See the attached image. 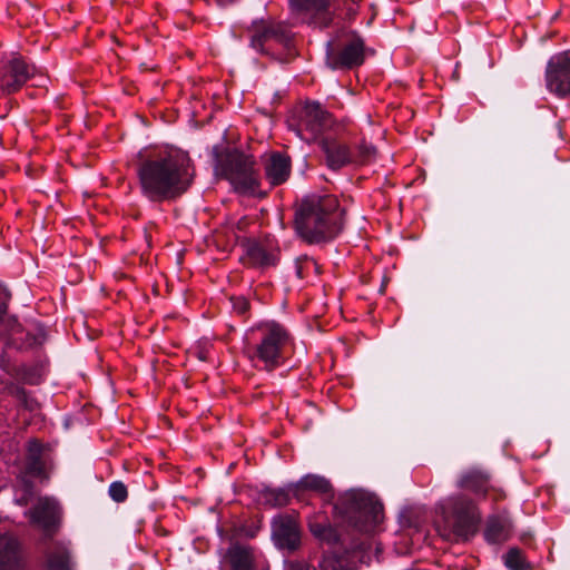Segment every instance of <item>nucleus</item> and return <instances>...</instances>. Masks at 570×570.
Masks as SVG:
<instances>
[{"label": "nucleus", "instance_id": "c85d7f7f", "mask_svg": "<svg viewBox=\"0 0 570 570\" xmlns=\"http://www.w3.org/2000/svg\"><path fill=\"white\" fill-rule=\"evenodd\" d=\"M109 497L115 502H124L128 497L127 487L121 481H115L109 485Z\"/></svg>", "mask_w": 570, "mask_h": 570}, {"label": "nucleus", "instance_id": "423d86ee", "mask_svg": "<svg viewBox=\"0 0 570 570\" xmlns=\"http://www.w3.org/2000/svg\"><path fill=\"white\" fill-rule=\"evenodd\" d=\"M262 334L255 355L264 364V368L272 371L281 364L283 348L289 343L288 331L277 322H266L258 325Z\"/></svg>", "mask_w": 570, "mask_h": 570}, {"label": "nucleus", "instance_id": "a211bd4d", "mask_svg": "<svg viewBox=\"0 0 570 570\" xmlns=\"http://www.w3.org/2000/svg\"><path fill=\"white\" fill-rule=\"evenodd\" d=\"M47 570H75L76 561L67 541H52L45 547Z\"/></svg>", "mask_w": 570, "mask_h": 570}, {"label": "nucleus", "instance_id": "6ab92c4d", "mask_svg": "<svg viewBox=\"0 0 570 570\" xmlns=\"http://www.w3.org/2000/svg\"><path fill=\"white\" fill-rule=\"evenodd\" d=\"M321 148L326 156V164L333 170H338L346 165L354 164V156L350 148L336 140L322 139Z\"/></svg>", "mask_w": 570, "mask_h": 570}, {"label": "nucleus", "instance_id": "393cba45", "mask_svg": "<svg viewBox=\"0 0 570 570\" xmlns=\"http://www.w3.org/2000/svg\"><path fill=\"white\" fill-rule=\"evenodd\" d=\"M308 527L313 535L318 538L320 540L326 541L328 543H334L338 539L335 529L327 521H309Z\"/></svg>", "mask_w": 570, "mask_h": 570}, {"label": "nucleus", "instance_id": "412c9836", "mask_svg": "<svg viewBox=\"0 0 570 570\" xmlns=\"http://www.w3.org/2000/svg\"><path fill=\"white\" fill-rule=\"evenodd\" d=\"M510 534L511 527L508 521L499 518L489 519L484 530V537L489 543H502L510 538Z\"/></svg>", "mask_w": 570, "mask_h": 570}, {"label": "nucleus", "instance_id": "4be33fe9", "mask_svg": "<svg viewBox=\"0 0 570 570\" xmlns=\"http://www.w3.org/2000/svg\"><path fill=\"white\" fill-rule=\"evenodd\" d=\"M288 36L286 30L281 26H268L264 27L263 30L258 31L252 38V45L254 48L261 50L263 46L268 41H276L279 43L286 42Z\"/></svg>", "mask_w": 570, "mask_h": 570}, {"label": "nucleus", "instance_id": "f257e3e1", "mask_svg": "<svg viewBox=\"0 0 570 570\" xmlns=\"http://www.w3.org/2000/svg\"><path fill=\"white\" fill-rule=\"evenodd\" d=\"M141 195L160 203L183 195L191 184L193 169L188 154L178 148L151 153L137 169Z\"/></svg>", "mask_w": 570, "mask_h": 570}, {"label": "nucleus", "instance_id": "5701e85b", "mask_svg": "<svg viewBox=\"0 0 570 570\" xmlns=\"http://www.w3.org/2000/svg\"><path fill=\"white\" fill-rule=\"evenodd\" d=\"M293 497L291 484L286 488L265 489L261 493V499L264 504L272 508L285 507L289 503Z\"/></svg>", "mask_w": 570, "mask_h": 570}, {"label": "nucleus", "instance_id": "f3484780", "mask_svg": "<svg viewBox=\"0 0 570 570\" xmlns=\"http://www.w3.org/2000/svg\"><path fill=\"white\" fill-rule=\"evenodd\" d=\"M265 178L271 186L284 184L291 175V158L279 151H273L263 157Z\"/></svg>", "mask_w": 570, "mask_h": 570}, {"label": "nucleus", "instance_id": "f8f14e48", "mask_svg": "<svg viewBox=\"0 0 570 570\" xmlns=\"http://www.w3.org/2000/svg\"><path fill=\"white\" fill-rule=\"evenodd\" d=\"M546 82L558 97L570 96V50L553 56L547 65Z\"/></svg>", "mask_w": 570, "mask_h": 570}, {"label": "nucleus", "instance_id": "aec40b11", "mask_svg": "<svg viewBox=\"0 0 570 570\" xmlns=\"http://www.w3.org/2000/svg\"><path fill=\"white\" fill-rule=\"evenodd\" d=\"M19 563V543L16 538L0 535V569L17 570Z\"/></svg>", "mask_w": 570, "mask_h": 570}, {"label": "nucleus", "instance_id": "20e7f679", "mask_svg": "<svg viewBox=\"0 0 570 570\" xmlns=\"http://www.w3.org/2000/svg\"><path fill=\"white\" fill-rule=\"evenodd\" d=\"M334 512L360 532H370L379 523L382 507L363 490H348L338 495Z\"/></svg>", "mask_w": 570, "mask_h": 570}, {"label": "nucleus", "instance_id": "c9c22d12", "mask_svg": "<svg viewBox=\"0 0 570 570\" xmlns=\"http://www.w3.org/2000/svg\"><path fill=\"white\" fill-rule=\"evenodd\" d=\"M237 0H216V6H219V7H227L234 2H236Z\"/></svg>", "mask_w": 570, "mask_h": 570}, {"label": "nucleus", "instance_id": "ddd939ff", "mask_svg": "<svg viewBox=\"0 0 570 570\" xmlns=\"http://www.w3.org/2000/svg\"><path fill=\"white\" fill-rule=\"evenodd\" d=\"M30 522L39 528L46 537H51L59 527L61 509L52 498H40L37 504L26 512Z\"/></svg>", "mask_w": 570, "mask_h": 570}, {"label": "nucleus", "instance_id": "39448f33", "mask_svg": "<svg viewBox=\"0 0 570 570\" xmlns=\"http://www.w3.org/2000/svg\"><path fill=\"white\" fill-rule=\"evenodd\" d=\"M364 40L353 31L341 30L326 42L325 60L331 69H353L364 62Z\"/></svg>", "mask_w": 570, "mask_h": 570}, {"label": "nucleus", "instance_id": "0eeeda50", "mask_svg": "<svg viewBox=\"0 0 570 570\" xmlns=\"http://www.w3.org/2000/svg\"><path fill=\"white\" fill-rule=\"evenodd\" d=\"M288 8L297 22L318 30L330 28L337 11L333 0H288Z\"/></svg>", "mask_w": 570, "mask_h": 570}, {"label": "nucleus", "instance_id": "6e6552de", "mask_svg": "<svg viewBox=\"0 0 570 570\" xmlns=\"http://www.w3.org/2000/svg\"><path fill=\"white\" fill-rule=\"evenodd\" d=\"M220 570H269V564L259 549L236 541L222 553Z\"/></svg>", "mask_w": 570, "mask_h": 570}, {"label": "nucleus", "instance_id": "e433bc0d", "mask_svg": "<svg viewBox=\"0 0 570 570\" xmlns=\"http://www.w3.org/2000/svg\"><path fill=\"white\" fill-rule=\"evenodd\" d=\"M198 357H199L200 360H207V357H208V353L198 352Z\"/></svg>", "mask_w": 570, "mask_h": 570}, {"label": "nucleus", "instance_id": "473e14b6", "mask_svg": "<svg viewBox=\"0 0 570 570\" xmlns=\"http://www.w3.org/2000/svg\"><path fill=\"white\" fill-rule=\"evenodd\" d=\"M21 481L24 487V493L22 497L16 499V502L20 505H26L29 501V498L32 495V485L24 480V476L21 478Z\"/></svg>", "mask_w": 570, "mask_h": 570}, {"label": "nucleus", "instance_id": "bb28decb", "mask_svg": "<svg viewBox=\"0 0 570 570\" xmlns=\"http://www.w3.org/2000/svg\"><path fill=\"white\" fill-rule=\"evenodd\" d=\"M503 560L504 564L511 570H525L528 568L521 551L517 548L510 549L504 554Z\"/></svg>", "mask_w": 570, "mask_h": 570}, {"label": "nucleus", "instance_id": "4468645a", "mask_svg": "<svg viewBox=\"0 0 570 570\" xmlns=\"http://www.w3.org/2000/svg\"><path fill=\"white\" fill-rule=\"evenodd\" d=\"M458 488L472 492L484 498L489 491L493 492V499L499 500L505 497L502 489L491 484V474L482 468H470L460 474L456 482Z\"/></svg>", "mask_w": 570, "mask_h": 570}, {"label": "nucleus", "instance_id": "2f4dec72", "mask_svg": "<svg viewBox=\"0 0 570 570\" xmlns=\"http://www.w3.org/2000/svg\"><path fill=\"white\" fill-rule=\"evenodd\" d=\"M42 444L37 440H30L28 442V454L27 459H41L42 458Z\"/></svg>", "mask_w": 570, "mask_h": 570}, {"label": "nucleus", "instance_id": "c756f323", "mask_svg": "<svg viewBox=\"0 0 570 570\" xmlns=\"http://www.w3.org/2000/svg\"><path fill=\"white\" fill-rule=\"evenodd\" d=\"M321 570H348L343 567L342 561L335 556H325L320 563Z\"/></svg>", "mask_w": 570, "mask_h": 570}, {"label": "nucleus", "instance_id": "f704fd0d", "mask_svg": "<svg viewBox=\"0 0 570 570\" xmlns=\"http://www.w3.org/2000/svg\"><path fill=\"white\" fill-rule=\"evenodd\" d=\"M7 294L4 291L0 289V317L6 313L7 306L4 303Z\"/></svg>", "mask_w": 570, "mask_h": 570}, {"label": "nucleus", "instance_id": "f03ea898", "mask_svg": "<svg viewBox=\"0 0 570 570\" xmlns=\"http://www.w3.org/2000/svg\"><path fill=\"white\" fill-rule=\"evenodd\" d=\"M344 214L334 195H306L296 205L295 230L308 244L330 242L343 230Z\"/></svg>", "mask_w": 570, "mask_h": 570}, {"label": "nucleus", "instance_id": "b1692460", "mask_svg": "<svg viewBox=\"0 0 570 570\" xmlns=\"http://www.w3.org/2000/svg\"><path fill=\"white\" fill-rule=\"evenodd\" d=\"M247 255L250 262L259 267L274 266L278 261L277 253L268 252L259 244H252L248 246Z\"/></svg>", "mask_w": 570, "mask_h": 570}, {"label": "nucleus", "instance_id": "7ed1b4c3", "mask_svg": "<svg viewBox=\"0 0 570 570\" xmlns=\"http://www.w3.org/2000/svg\"><path fill=\"white\" fill-rule=\"evenodd\" d=\"M238 140L239 134L235 129H225L222 142L216 146V177L227 180L240 196L264 198L266 193L261 189L256 159L240 150Z\"/></svg>", "mask_w": 570, "mask_h": 570}, {"label": "nucleus", "instance_id": "1a4fd4ad", "mask_svg": "<svg viewBox=\"0 0 570 570\" xmlns=\"http://www.w3.org/2000/svg\"><path fill=\"white\" fill-rule=\"evenodd\" d=\"M333 126L331 114L323 109L318 102H307L299 116L296 134L304 140L316 139L321 134Z\"/></svg>", "mask_w": 570, "mask_h": 570}, {"label": "nucleus", "instance_id": "cd10ccee", "mask_svg": "<svg viewBox=\"0 0 570 570\" xmlns=\"http://www.w3.org/2000/svg\"><path fill=\"white\" fill-rule=\"evenodd\" d=\"M24 474L40 479H48L42 459H27Z\"/></svg>", "mask_w": 570, "mask_h": 570}, {"label": "nucleus", "instance_id": "7c9ffc66", "mask_svg": "<svg viewBox=\"0 0 570 570\" xmlns=\"http://www.w3.org/2000/svg\"><path fill=\"white\" fill-rule=\"evenodd\" d=\"M229 301L233 309L238 314L246 313L249 307L247 299L243 296H230Z\"/></svg>", "mask_w": 570, "mask_h": 570}, {"label": "nucleus", "instance_id": "9b49d317", "mask_svg": "<svg viewBox=\"0 0 570 570\" xmlns=\"http://www.w3.org/2000/svg\"><path fill=\"white\" fill-rule=\"evenodd\" d=\"M445 509L454 518L453 532L458 538L466 539L474 532L478 514L472 500L463 495L451 497L445 503Z\"/></svg>", "mask_w": 570, "mask_h": 570}, {"label": "nucleus", "instance_id": "72a5a7b5", "mask_svg": "<svg viewBox=\"0 0 570 570\" xmlns=\"http://www.w3.org/2000/svg\"><path fill=\"white\" fill-rule=\"evenodd\" d=\"M288 570H315L304 561H293L288 564Z\"/></svg>", "mask_w": 570, "mask_h": 570}, {"label": "nucleus", "instance_id": "2eb2a0df", "mask_svg": "<svg viewBox=\"0 0 570 570\" xmlns=\"http://www.w3.org/2000/svg\"><path fill=\"white\" fill-rule=\"evenodd\" d=\"M272 539L279 549L296 550L301 544L298 523L292 515L278 514L273 518Z\"/></svg>", "mask_w": 570, "mask_h": 570}, {"label": "nucleus", "instance_id": "a878e982", "mask_svg": "<svg viewBox=\"0 0 570 570\" xmlns=\"http://www.w3.org/2000/svg\"><path fill=\"white\" fill-rule=\"evenodd\" d=\"M354 156V164H370L376 157V148L372 144H367L365 141L361 142L357 147L356 154Z\"/></svg>", "mask_w": 570, "mask_h": 570}, {"label": "nucleus", "instance_id": "9d476101", "mask_svg": "<svg viewBox=\"0 0 570 570\" xmlns=\"http://www.w3.org/2000/svg\"><path fill=\"white\" fill-rule=\"evenodd\" d=\"M33 73L35 67L19 56L2 59L0 62L1 92L10 95L18 91Z\"/></svg>", "mask_w": 570, "mask_h": 570}, {"label": "nucleus", "instance_id": "dca6fc26", "mask_svg": "<svg viewBox=\"0 0 570 570\" xmlns=\"http://www.w3.org/2000/svg\"><path fill=\"white\" fill-rule=\"evenodd\" d=\"M291 490L293 497L298 501L304 500L307 491L320 494L325 502H331L334 499V490L330 480L318 474L304 475L297 482L291 483Z\"/></svg>", "mask_w": 570, "mask_h": 570}]
</instances>
